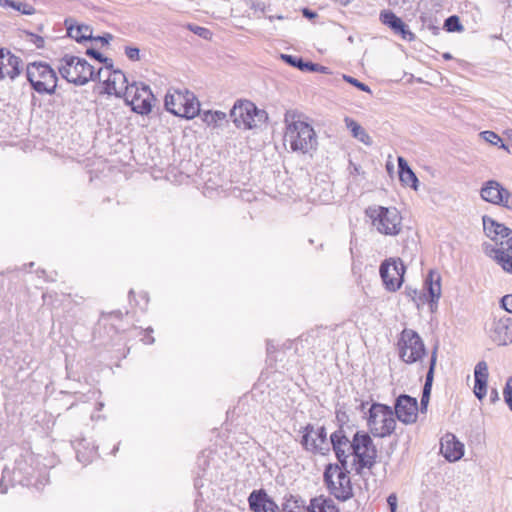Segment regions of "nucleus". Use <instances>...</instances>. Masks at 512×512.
<instances>
[{
  "mask_svg": "<svg viewBox=\"0 0 512 512\" xmlns=\"http://www.w3.org/2000/svg\"><path fill=\"white\" fill-rule=\"evenodd\" d=\"M329 444L343 466L348 464L349 457H353L352 465L357 474L365 468H372L376 463L377 449L366 432H353L339 427L330 435Z\"/></svg>",
  "mask_w": 512,
  "mask_h": 512,
  "instance_id": "nucleus-1",
  "label": "nucleus"
},
{
  "mask_svg": "<svg viewBox=\"0 0 512 512\" xmlns=\"http://www.w3.org/2000/svg\"><path fill=\"white\" fill-rule=\"evenodd\" d=\"M49 481L46 467L39 465L36 455L26 452L15 460L12 470L4 468L0 481V491L7 493L8 483L11 486L20 484L22 486H34L37 489L45 486Z\"/></svg>",
  "mask_w": 512,
  "mask_h": 512,
  "instance_id": "nucleus-2",
  "label": "nucleus"
},
{
  "mask_svg": "<svg viewBox=\"0 0 512 512\" xmlns=\"http://www.w3.org/2000/svg\"><path fill=\"white\" fill-rule=\"evenodd\" d=\"M302 118V114L295 110L286 111L284 143L288 144L293 152L308 153L316 149L317 136L313 127Z\"/></svg>",
  "mask_w": 512,
  "mask_h": 512,
  "instance_id": "nucleus-3",
  "label": "nucleus"
},
{
  "mask_svg": "<svg viewBox=\"0 0 512 512\" xmlns=\"http://www.w3.org/2000/svg\"><path fill=\"white\" fill-rule=\"evenodd\" d=\"M482 222L486 236L496 245L487 253L505 272L512 274V230L487 215L482 217Z\"/></svg>",
  "mask_w": 512,
  "mask_h": 512,
  "instance_id": "nucleus-4",
  "label": "nucleus"
},
{
  "mask_svg": "<svg viewBox=\"0 0 512 512\" xmlns=\"http://www.w3.org/2000/svg\"><path fill=\"white\" fill-rule=\"evenodd\" d=\"M57 70L63 79L77 86L85 85L91 80H100L103 72L102 68L95 72V68L85 59L70 54L58 59Z\"/></svg>",
  "mask_w": 512,
  "mask_h": 512,
  "instance_id": "nucleus-5",
  "label": "nucleus"
},
{
  "mask_svg": "<svg viewBox=\"0 0 512 512\" xmlns=\"http://www.w3.org/2000/svg\"><path fill=\"white\" fill-rule=\"evenodd\" d=\"M365 215L376 231L385 236H396L402 231V216L395 207L369 206Z\"/></svg>",
  "mask_w": 512,
  "mask_h": 512,
  "instance_id": "nucleus-6",
  "label": "nucleus"
},
{
  "mask_svg": "<svg viewBox=\"0 0 512 512\" xmlns=\"http://www.w3.org/2000/svg\"><path fill=\"white\" fill-rule=\"evenodd\" d=\"M348 474V464H328L324 471L323 477L329 492L341 501H346L353 495Z\"/></svg>",
  "mask_w": 512,
  "mask_h": 512,
  "instance_id": "nucleus-7",
  "label": "nucleus"
},
{
  "mask_svg": "<svg viewBox=\"0 0 512 512\" xmlns=\"http://www.w3.org/2000/svg\"><path fill=\"white\" fill-rule=\"evenodd\" d=\"M27 80L39 94H54L57 87V75L50 65L44 62L29 63L26 67Z\"/></svg>",
  "mask_w": 512,
  "mask_h": 512,
  "instance_id": "nucleus-8",
  "label": "nucleus"
},
{
  "mask_svg": "<svg viewBox=\"0 0 512 512\" xmlns=\"http://www.w3.org/2000/svg\"><path fill=\"white\" fill-rule=\"evenodd\" d=\"M367 425L374 437L390 436L396 428L394 412L390 406L374 403L369 409Z\"/></svg>",
  "mask_w": 512,
  "mask_h": 512,
  "instance_id": "nucleus-9",
  "label": "nucleus"
},
{
  "mask_svg": "<svg viewBox=\"0 0 512 512\" xmlns=\"http://www.w3.org/2000/svg\"><path fill=\"white\" fill-rule=\"evenodd\" d=\"M165 108L175 116L192 119L200 112V104L188 90H175L165 96Z\"/></svg>",
  "mask_w": 512,
  "mask_h": 512,
  "instance_id": "nucleus-10",
  "label": "nucleus"
},
{
  "mask_svg": "<svg viewBox=\"0 0 512 512\" xmlns=\"http://www.w3.org/2000/svg\"><path fill=\"white\" fill-rule=\"evenodd\" d=\"M230 117L237 128L252 129L265 122L267 114L250 101H238L230 111Z\"/></svg>",
  "mask_w": 512,
  "mask_h": 512,
  "instance_id": "nucleus-11",
  "label": "nucleus"
},
{
  "mask_svg": "<svg viewBox=\"0 0 512 512\" xmlns=\"http://www.w3.org/2000/svg\"><path fill=\"white\" fill-rule=\"evenodd\" d=\"M301 433L300 444L302 448L312 454L326 455L330 451L327 431L324 426L307 424L299 431Z\"/></svg>",
  "mask_w": 512,
  "mask_h": 512,
  "instance_id": "nucleus-12",
  "label": "nucleus"
},
{
  "mask_svg": "<svg viewBox=\"0 0 512 512\" xmlns=\"http://www.w3.org/2000/svg\"><path fill=\"white\" fill-rule=\"evenodd\" d=\"M399 357L402 361L412 364L425 355V346L419 334L412 329H404L398 340Z\"/></svg>",
  "mask_w": 512,
  "mask_h": 512,
  "instance_id": "nucleus-13",
  "label": "nucleus"
},
{
  "mask_svg": "<svg viewBox=\"0 0 512 512\" xmlns=\"http://www.w3.org/2000/svg\"><path fill=\"white\" fill-rule=\"evenodd\" d=\"M125 100L132 110L138 114L146 115L151 112L155 100L150 87L144 83L134 82L126 88Z\"/></svg>",
  "mask_w": 512,
  "mask_h": 512,
  "instance_id": "nucleus-14",
  "label": "nucleus"
},
{
  "mask_svg": "<svg viewBox=\"0 0 512 512\" xmlns=\"http://www.w3.org/2000/svg\"><path fill=\"white\" fill-rule=\"evenodd\" d=\"M406 267L400 258H389L383 261L379 273L385 289L389 292H396L404 281Z\"/></svg>",
  "mask_w": 512,
  "mask_h": 512,
  "instance_id": "nucleus-15",
  "label": "nucleus"
},
{
  "mask_svg": "<svg viewBox=\"0 0 512 512\" xmlns=\"http://www.w3.org/2000/svg\"><path fill=\"white\" fill-rule=\"evenodd\" d=\"M483 201L512 210V193L496 180H488L480 189Z\"/></svg>",
  "mask_w": 512,
  "mask_h": 512,
  "instance_id": "nucleus-16",
  "label": "nucleus"
},
{
  "mask_svg": "<svg viewBox=\"0 0 512 512\" xmlns=\"http://www.w3.org/2000/svg\"><path fill=\"white\" fill-rule=\"evenodd\" d=\"M394 416L404 424H413L418 416V402L416 398L402 394L396 399Z\"/></svg>",
  "mask_w": 512,
  "mask_h": 512,
  "instance_id": "nucleus-17",
  "label": "nucleus"
},
{
  "mask_svg": "<svg viewBox=\"0 0 512 512\" xmlns=\"http://www.w3.org/2000/svg\"><path fill=\"white\" fill-rule=\"evenodd\" d=\"M490 339L499 346L512 343V318L503 316L495 319L489 328Z\"/></svg>",
  "mask_w": 512,
  "mask_h": 512,
  "instance_id": "nucleus-18",
  "label": "nucleus"
},
{
  "mask_svg": "<svg viewBox=\"0 0 512 512\" xmlns=\"http://www.w3.org/2000/svg\"><path fill=\"white\" fill-rule=\"evenodd\" d=\"M105 71L108 73L107 78L104 80V90L108 95H115L121 97L126 94V88L130 87L127 84L126 75L120 70L112 69V61L109 65L105 66Z\"/></svg>",
  "mask_w": 512,
  "mask_h": 512,
  "instance_id": "nucleus-19",
  "label": "nucleus"
},
{
  "mask_svg": "<svg viewBox=\"0 0 512 512\" xmlns=\"http://www.w3.org/2000/svg\"><path fill=\"white\" fill-rule=\"evenodd\" d=\"M380 22L387 26L395 35H399L407 41L415 40V34L410 31L409 27L390 10H382L379 14Z\"/></svg>",
  "mask_w": 512,
  "mask_h": 512,
  "instance_id": "nucleus-20",
  "label": "nucleus"
},
{
  "mask_svg": "<svg viewBox=\"0 0 512 512\" xmlns=\"http://www.w3.org/2000/svg\"><path fill=\"white\" fill-rule=\"evenodd\" d=\"M22 59L8 49L0 48V79L14 80L22 71Z\"/></svg>",
  "mask_w": 512,
  "mask_h": 512,
  "instance_id": "nucleus-21",
  "label": "nucleus"
},
{
  "mask_svg": "<svg viewBox=\"0 0 512 512\" xmlns=\"http://www.w3.org/2000/svg\"><path fill=\"white\" fill-rule=\"evenodd\" d=\"M440 452L450 462L460 460L464 455V445L452 433H446L440 443Z\"/></svg>",
  "mask_w": 512,
  "mask_h": 512,
  "instance_id": "nucleus-22",
  "label": "nucleus"
},
{
  "mask_svg": "<svg viewBox=\"0 0 512 512\" xmlns=\"http://www.w3.org/2000/svg\"><path fill=\"white\" fill-rule=\"evenodd\" d=\"M249 506L253 512H278L277 504L267 494L260 491H253L248 498Z\"/></svg>",
  "mask_w": 512,
  "mask_h": 512,
  "instance_id": "nucleus-23",
  "label": "nucleus"
},
{
  "mask_svg": "<svg viewBox=\"0 0 512 512\" xmlns=\"http://www.w3.org/2000/svg\"><path fill=\"white\" fill-rule=\"evenodd\" d=\"M488 376L487 363L485 361L478 362L474 369V394L479 400L486 396Z\"/></svg>",
  "mask_w": 512,
  "mask_h": 512,
  "instance_id": "nucleus-24",
  "label": "nucleus"
},
{
  "mask_svg": "<svg viewBox=\"0 0 512 512\" xmlns=\"http://www.w3.org/2000/svg\"><path fill=\"white\" fill-rule=\"evenodd\" d=\"M436 360H437V348H435L434 351L432 352L429 370L426 374L425 384H424L423 391H422V397H421V402H420L422 412L426 411L429 400H430V394H431Z\"/></svg>",
  "mask_w": 512,
  "mask_h": 512,
  "instance_id": "nucleus-25",
  "label": "nucleus"
},
{
  "mask_svg": "<svg viewBox=\"0 0 512 512\" xmlns=\"http://www.w3.org/2000/svg\"><path fill=\"white\" fill-rule=\"evenodd\" d=\"M441 277L438 273L431 271L426 280L425 287L429 295V304L431 308L434 304H437L441 296Z\"/></svg>",
  "mask_w": 512,
  "mask_h": 512,
  "instance_id": "nucleus-26",
  "label": "nucleus"
},
{
  "mask_svg": "<svg viewBox=\"0 0 512 512\" xmlns=\"http://www.w3.org/2000/svg\"><path fill=\"white\" fill-rule=\"evenodd\" d=\"M399 179L402 184L417 189L418 179L407 161L403 157H398Z\"/></svg>",
  "mask_w": 512,
  "mask_h": 512,
  "instance_id": "nucleus-27",
  "label": "nucleus"
},
{
  "mask_svg": "<svg viewBox=\"0 0 512 512\" xmlns=\"http://www.w3.org/2000/svg\"><path fill=\"white\" fill-rule=\"evenodd\" d=\"M308 512H339V509L332 499L317 496L310 500Z\"/></svg>",
  "mask_w": 512,
  "mask_h": 512,
  "instance_id": "nucleus-28",
  "label": "nucleus"
},
{
  "mask_svg": "<svg viewBox=\"0 0 512 512\" xmlns=\"http://www.w3.org/2000/svg\"><path fill=\"white\" fill-rule=\"evenodd\" d=\"M344 122L347 129L350 130L352 136L362 142L365 145L370 146L372 144V138L368 135L365 129L358 124L354 119L345 117Z\"/></svg>",
  "mask_w": 512,
  "mask_h": 512,
  "instance_id": "nucleus-29",
  "label": "nucleus"
},
{
  "mask_svg": "<svg viewBox=\"0 0 512 512\" xmlns=\"http://www.w3.org/2000/svg\"><path fill=\"white\" fill-rule=\"evenodd\" d=\"M282 510L283 512H308L309 504L306 505L300 496L289 495L284 498Z\"/></svg>",
  "mask_w": 512,
  "mask_h": 512,
  "instance_id": "nucleus-30",
  "label": "nucleus"
},
{
  "mask_svg": "<svg viewBox=\"0 0 512 512\" xmlns=\"http://www.w3.org/2000/svg\"><path fill=\"white\" fill-rule=\"evenodd\" d=\"M69 37L75 39L77 42L92 39V29L88 25H69L67 27Z\"/></svg>",
  "mask_w": 512,
  "mask_h": 512,
  "instance_id": "nucleus-31",
  "label": "nucleus"
},
{
  "mask_svg": "<svg viewBox=\"0 0 512 512\" xmlns=\"http://www.w3.org/2000/svg\"><path fill=\"white\" fill-rule=\"evenodd\" d=\"M281 58L289 65L298 68L301 71H318V64L305 62L301 57L288 54H281Z\"/></svg>",
  "mask_w": 512,
  "mask_h": 512,
  "instance_id": "nucleus-32",
  "label": "nucleus"
},
{
  "mask_svg": "<svg viewBox=\"0 0 512 512\" xmlns=\"http://www.w3.org/2000/svg\"><path fill=\"white\" fill-rule=\"evenodd\" d=\"M226 113L222 111H205L202 114V120L210 127H219L221 124L226 121Z\"/></svg>",
  "mask_w": 512,
  "mask_h": 512,
  "instance_id": "nucleus-33",
  "label": "nucleus"
},
{
  "mask_svg": "<svg viewBox=\"0 0 512 512\" xmlns=\"http://www.w3.org/2000/svg\"><path fill=\"white\" fill-rule=\"evenodd\" d=\"M83 442H84V440L78 442L75 449H76V455H77L78 461L86 464L92 460V458L97 454V451H96L95 447H92L91 449L88 450L87 453L81 452L80 447Z\"/></svg>",
  "mask_w": 512,
  "mask_h": 512,
  "instance_id": "nucleus-34",
  "label": "nucleus"
},
{
  "mask_svg": "<svg viewBox=\"0 0 512 512\" xmlns=\"http://www.w3.org/2000/svg\"><path fill=\"white\" fill-rule=\"evenodd\" d=\"M444 27L448 32L463 30V26L461 25L459 18L455 15H452L445 20Z\"/></svg>",
  "mask_w": 512,
  "mask_h": 512,
  "instance_id": "nucleus-35",
  "label": "nucleus"
},
{
  "mask_svg": "<svg viewBox=\"0 0 512 512\" xmlns=\"http://www.w3.org/2000/svg\"><path fill=\"white\" fill-rule=\"evenodd\" d=\"M480 136L486 142H488V143H490V144H492L494 146H498L499 144L501 145L503 143V141L500 138V136L498 134H496L495 132H493V131H483V132L480 133Z\"/></svg>",
  "mask_w": 512,
  "mask_h": 512,
  "instance_id": "nucleus-36",
  "label": "nucleus"
},
{
  "mask_svg": "<svg viewBox=\"0 0 512 512\" xmlns=\"http://www.w3.org/2000/svg\"><path fill=\"white\" fill-rule=\"evenodd\" d=\"M503 397L509 409L512 411V377H509L506 381L503 389Z\"/></svg>",
  "mask_w": 512,
  "mask_h": 512,
  "instance_id": "nucleus-37",
  "label": "nucleus"
},
{
  "mask_svg": "<svg viewBox=\"0 0 512 512\" xmlns=\"http://www.w3.org/2000/svg\"><path fill=\"white\" fill-rule=\"evenodd\" d=\"M343 79L347 83L355 86L356 88H358L361 91H364V92H367V93H370V94L372 93V91H371V89H370V87L368 85H366L365 83L360 82L356 78H353V77L348 76V75H343Z\"/></svg>",
  "mask_w": 512,
  "mask_h": 512,
  "instance_id": "nucleus-38",
  "label": "nucleus"
},
{
  "mask_svg": "<svg viewBox=\"0 0 512 512\" xmlns=\"http://www.w3.org/2000/svg\"><path fill=\"white\" fill-rule=\"evenodd\" d=\"M14 10L19 11L20 13L24 15H32L35 13V9L32 5L28 3L23 2H16L14 3Z\"/></svg>",
  "mask_w": 512,
  "mask_h": 512,
  "instance_id": "nucleus-39",
  "label": "nucleus"
},
{
  "mask_svg": "<svg viewBox=\"0 0 512 512\" xmlns=\"http://www.w3.org/2000/svg\"><path fill=\"white\" fill-rule=\"evenodd\" d=\"M189 29L196 35L209 39L211 37V32L209 29L197 25H189Z\"/></svg>",
  "mask_w": 512,
  "mask_h": 512,
  "instance_id": "nucleus-40",
  "label": "nucleus"
},
{
  "mask_svg": "<svg viewBox=\"0 0 512 512\" xmlns=\"http://www.w3.org/2000/svg\"><path fill=\"white\" fill-rule=\"evenodd\" d=\"M86 54L96 60H98L101 63H105L106 65H109L111 59H108L104 57L100 52H98L95 49H87Z\"/></svg>",
  "mask_w": 512,
  "mask_h": 512,
  "instance_id": "nucleus-41",
  "label": "nucleus"
},
{
  "mask_svg": "<svg viewBox=\"0 0 512 512\" xmlns=\"http://www.w3.org/2000/svg\"><path fill=\"white\" fill-rule=\"evenodd\" d=\"M125 54L131 61H138L140 59V50L136 47L125 48Z\"/></svg>",
  "mask_w": 512,
  "mask_h": 512,
  "instance_id": "nucleus-42",
  "label": "nucleus"
},
{
  "mask_svg": "<svg viewBox=\"0 0 512 512\" xmlns=\"http://www.w3.org/2000/svg\"><path fill=\"white\" fill-rule=\"evenodd\" d=\"M28 41L33 43L37 48H42L45 43L43 37L36 35L34 33L28 34Z\"/></svg>",
  "mask_w": 512,
  "mask_h": 512,
  "instance_id": "nucleus-43",
  "label": "nucleus"
},
{
  "mask_svg": "<svg viewBox=\"0 0 512 512\" xmlns=\"http://www.w3.org/2000/svg\"><path fill=\"white\" fill-rule=\"evenodd\" d=\"M501 306L507 312L512 313V294H508L502 297Z\"/></svg>",
  "mask_w": 512,
  "mask_h": 512,
  "instance_id": "nucleus-44",
  "label": "nucleus"
},
{
  "mask_svg": "<svg viewBox=\"0 0 512 512\" xmlns=\"http://www.w3.org/2000/svg\"><path fill=\"white\" fill-rule=\"evenodd\" d=\"M406 293L409 297L412 298L413 301L416 302L417 306L424 303L423 298L426 297L425 294L423 296L419 295L418 300H417L416 298L418 296V291L416 289H407Z\"/></svg>",
  "mask_w": 512,
  "mask_h": 512,
  "instance_id": "nucleus-45",
  "label": "nucleus"
},
{
  "mask_svg": "<svg viewBox=\"0 0 512 512\" xmlns=\"http://www.w3.org/2000/svg\"><path fill=\"white\" fill-rule=\"evenodd\" d=\"M506 138H507V144L502 143L499 147L510 152V148H512V129L507 130L505 132Z\"/></svg>",
  "mask_w": 512,
  "mask_h": 512,
  "instance_id": "nucleus-46",
  "label": "nucleus"
},
{
  "mask_svg": "<svg viewBox=\"0 0 512 512\" xmlns=\"http://www.w3.org/2000/svg\"><path fill=\"white\" fill-rule=\"evenodd\" d=\"M387 503L390 508V512H397V496L396 494L392 493L387 498Z\"/></svg>",
  "mask_w": 512,
  "mask_h": 512,
  "instance_id": "nucleus-47",
  "label": "nucleus"
},
{
  "mask_svg": "<svg viewBox=\"0 0 512 512\" xmlns=\"http://www.w3.org/2000/svg\"><path fill=\"white\" fill-rule=\"evenodd\" d=\"M14 0H0V7L7 9V8H14Z\"/></svg>",
  "mask_w": 512,
  "mask_h": 512,
  "instance_id": "nucleus-48",
  "label": "nucleus"
},
{
  "mask_svg": "<svg viewBox=\"0 0 512 512\" xmlns=\"http://www.w3.org/2000/svg\"><path fill=\"white\" fill-rule=\"evenodd\" d=\"M390 6H403L408 0H386Z\"/></svg>",
  "mask_w": 512,
  "mask_h": 512,
  "instance_id": "nucleus-49",
  "label": "nucleus"
},
{
  "mask_svg": "<svg viewBox=\"0 0 512 512\" xmlns=\"http://www.w3.org/2000/svg\"><path fill=\"white\" fill-rule=\"evenodd\" d=\"M142 341L145 343V344H153L154 343V337L151 336L149 333L144 335V337L142 338Z\"/></svg>",
  "mask_w": 512,
  "mask_h": 512,
  "instance_id": "nucleus-50",
  "label": "nucleus"
},
{
  "mask_svg": "<svg viewBox=\"0 0 512 512\" xmlns=\"http://www.w3.org/2000/svg\"><path fill=\"white\" fill-rule=\"evenodd\" d=\"M303 15L307 18H314L316 16V13L309 10V9H304L303 10Z\"/></svg>",
  "mask_w": 512,
  "mask_h": 512,
  "instance_id": "nucleus-51",
  "label": "nucleus"
},
{
  "mask_svg": "<svg viewBox=\"0 0 512 512\" xmlns=\"http://www.w3.org/2000/svg\"><path fill=\"white\" fill-rule=\"evenodd\" d=\"M498 392L496 389H493L490 393V400L491 402H495L496 400H498Z\"/></svg>",
  "mask_w": 512,
  "mask_h": 512,
  "instance_id": "nucleus-52",
  "label": "nucleus"
},
{
  "mask_svg": "<svg viewBox=\"0 0 512 512\" xmlns=\"http://www.w3.org/2000/svg\"><path fill=\"white\" fill-rule=\"evenodd\" d=\"M112 38V36L110 34H107L106 36H103V37H98L97 39L101 40L103 43H108V41Z\"/></svg>",
  "mask_w": 512,
  "mask_h": 512,
  "instance_id": "nucleus-53",
  "label": "nucleus"
},
{
  "mask_svg": "<svg viewBox=\"0 0 512 512\" xmlns=\"http://www.w3.org/2000/svg\"><path fill=\"white\" fill-rule=\"evenodd\" d=\"M335 2L339 3L340 5L346 6L353 0H334Z\"/></svg>",
  "mask_w": 512,
  "mask_h": 512,
  "instance_id": "nucleus-54",
  "label": "nucleus"
},
{
  "mask_svg": "<svg viewBox=\"0 0 512 512\" xmlns=\"http://www.w3.org/2000/svg\"><path fill=\"white\" fill-rule=\"evenodd\" d=\"M194 486H195L196 489H199L200 487L203 486V483H202V481L200 479H195Z\"/></svg>",
  "mask_w": 512,
  "mask_h": 512,
  "instance_id": "nucleus-55",
  "label": "nucleus"
},
{
  "mask_svg": "<svg viewBox=\"0 0 512 512\" xmlns=\"http://www.w3.org/2000/svg\"><path fill=\"white\" fill-rule=\"evenodd\" d=\"M273 351H274V346L270 342H268L267 343V353L271 354Z\"/></svg>",
  "mask_w": 512,
  "mask_h": 512,
  "instance_id": "nucleus-56",
  "label": "nucleus"
},
{
  "mask_svg": "<svg viewBox=\"0 0 512 512\" xmlns=\"http://www.w3.org/2000/svg\"><path fill=\"white\" fill-rule=\"evenodd\" d=\"M325 70H326V67H324V66H320V65L318 64V71H317V72H324Z\"/></svg>",
  "mask_w": 512,
  "mask_h": 512,
  "instance_id": "nucleus-57",
  "label": "nucleus"
},
{
  "mask_svg": "<svg viewBox=\"0 0 512 512\" xmlns=\"http://www.w3.org/2000/svg\"><path fill=\"white\" fill-rule=\"evenodd\" d=\"M103 406H104V404H103L102 402H99V403H98V408H97V409H98V410H101V409L103 408Z\"/></svg>",
  "mask_w": 512,
  "mask_h": 512,
  "instance_id": "nucleus-58",
  "label": "nucleus"
},
{
  "mask_svg": "<svg viewBox=\"0 0 512 512\" xmlns=\"http://www.w3.org/2000/svg\"><path fill=\"white\" fill-rule=\"evenodd\" d=\"M444 58H446V59H450V58H451V56H450V54L446 53V54H444Z\"/></svg>",
  "mask_w": 512,
  "mask_h": 512,
  "instance_id": "nucleus-59",
  "label": "nucleus"
},
{
  "mask_svg": "<svg viewBox=\"0 0 512 512\" xmlns=\"http://www.w3.org/2000/svg\"><path fill=\"white\" fill-rule=\"evenodd\" d=\"M354 170H355L356 173H359V167L355 166Z\"/></svg>",
  "mask_w": 512,
  "mask_h": 512,
  "instance_id": "nucleus-60",
  "label": "nucleus"
}]
</instances>
